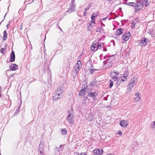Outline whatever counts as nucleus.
<instances>
[{
	"label": "nucleus",
	"instance_id": "obj_33",
	"mask_svg": "<svg viewBox=\"0 0 155 155\" xmlns=\"http://www.w3.org/2000/svg\"><path fill=\"white\" fill-rule=\"evenodd\" d=\"M118 77L114 75L113 77V79L114 80V81H116L118 80Z\"/></svg>",
	"mask_w": 155,
	"mask_h": 155
},
{
	"label": "nucleus",
	"instance_id": "obj_3",
	"mask_svg": "<svg viewBox=\"0 0 155 155\" xmlns=\"http://www.w3.org/2000/svg\"><path fill=\"white\" fill-rule=\"evenodd\" d=\"M68 114L67 117V119L68 122L70 124H73L74 123V114L73 110L71 112H68Z\"/></svg>",
	"mask_w": 155,
	"mask_h": 155
},
{
	"label": "nucleus",
	"instance_id": "obj_46",
	"mask_svg": "<svg viewBox=\"0 0 155 155\" xmlns=\"http://www.w3.org/2000/svg\"><path fill=\"white\" fill-rule=\"evenodd\" d=\"M135 26L132 25L131 26V28H134L135 27Z\"/></svg>",
	"mask_w": 155,
	"mask_h": 155
},
{
	"label": "nucleus",
	"instance_id": "obj_32",
	"mask_svg": "<svg viewBox=\"0 0 155 155\" xmlns=\"http://www.w3.org/2000/svg\"><path fill=\"white\" fill-rule=\"evenodd\" d=\"M143 1L145 2V5L146 6H147L149 5V4L148 2V0H143Z\"/></svg>",
	"mask_w": 155,
	"mask_h": 155
},
{
	"label": "nucleus",
	"instance_id": "obj_23",
	"mask_svg": "<svg viewBox=\"0 0 155 155\" xmlns=\"http://www.w3.org/2000/svg\"><path fill=\"white\" fill-rule=\"evenodd\" d=\"M125 4L127 5L128 6H132L134 7L135 5V2H129V3H126Z\"/></svg>",
	"mask_w": 155,
	"mask_h": 155
},
{
	"label": "nucleus",
	"instance_id": "obj_9",
	"mask_svg": "<svg viewBox=\"0 0 155 155\" xmlns=\"http://www.w3.org/2000/svg\"><path fill=\"white\" fill-rule=\"evenodd\" d=\"M147 38L144 37L141 41H139V45L142 46L146 45L147 43Z\"/></svg>",
	"mask_w": 155,
	"mask_h": 155
},
{
	"label": "nucleus",
	"instance_id": "obj_37",
	"mask_svg": "<svg viewBox=\"0 0 155 155\" xmlns=\"http://www.w3.org/2000/svg\"><path fill=\"white\" fill-rule=\"evenodd\" d=\"M124 78V79H126V80H127V79L128 78L127 77H126V76L123 75V76L121 77L120 78H119V79H120V78Z\"/></svg>",
	"mask_w": 155,
	"mask_h": 155
},
{
	"label": "nucleus",
	"instance_id": "obj_19",
	"mask_svg": "<svg viewBox=\"0 0 155 155\" xmlns=\"http://www.w3.org/2000/svg\"><path fill=\"white\" fill-rule=\"evenodd\" d=\"M85 91H86V89L85 88L82 89L80 91L79 93L80 94V95L81 96H82L84 94Z\"/></svg>",
	"mask_w": 155,
	"mask_h": 155
},
{
	"label": "nucleus",
	"instance_id": "obj_16",
	"mask_svg": "<svg viewBox=\"0 0 155 155\" xmlns=\"http://www.w3.org/2000/svg\"><path fill=\"white\" fill-rule=\"evenodd\" d=\"M123 33V29L120 28L119 29L116 30L115 32V35H119Z\"/></svg>",
	"mask_w": 155,
	"mask_h": 155
},
{
	"label": "nucleus",
	"instance_id": "obj_58",
	"mask_svg": "<svg viewBox=\"0 0 155 155\" xmlns=\"http://www.w3.org/2000/svg\"><path fill=\"white\" fill-rule=\"evenodd\" d=\"M103 25L104 26V25L103 24Z\"/></svg>",
	"mask_w": 155,
	"mask_h": 155
},
{
	"label": "nucleus",
	"instance_id": "obj_52",
	"mask_svg": "<svg viewBox=\"0 0 155 155\" xmlns=\"http://www.w3.org/2000/svg\"><path fill=\"white\" fill-rule=\"evenodd\" d=\"M2 96V94H1V93H0V97L1 98V97Z\"/></svg>",
	"mask_w": 155,
	"mask_h": 155
},
{
	"label": "nucleus",
	"instance_id": "obj_54",
	"mask_svg": "<svg viewBox=\"0 0 155 155\" xmlns=\"http://www.w3.org/2000/svg\"><path fill=\"white\" fill-rule=\"evenodd\" d=\"M106 58V56H105L104 58V59H105V58Z\"/></svg>",
	"mask_w": 155,
	"mask_h": 155
},
{
	"label": "nucleus",
	"instance_id": "obj_10",
	"mask_svg": "<svg viewBox=\"0 0 155 155\" xmlns=\"http://www.w3.org/2000/svg\"><path fill=\"white\" fill-rule=\"evenodd\" d=\"M104 64L106 65L107 68L111 66L112 65V61L110 59H108L103 62Z\"/></svg>",
	"mask_w": 155,
	"mask_h": 155
},
{
	"label": "nucleus",
	"instance_id": "obj_29",
	"mask_svg": "<svg viewBox=\"0 0 155 155\" xmlns=\"http://www.w3.org/2000/svg\"><path fill=\"white\" fill-rule=\"evenodd\" d=\"M137 20L138 19H136L134 21H133L131 23L132 25L135 26L137 22Z\"/></svg>",
	"mask_w": 155,
	"mask_h": 155
},
{
	"label": "nucleus",
	"instance_id": "obj_36",
	"mask_svg": "<svg viewBox=\"0 0 155 155\" xmlns=\"http://www.w3.org/2000/svg\"><path fill=\"white\" fill-rule=\"evenodd\" d=\"M5 50V49L4 48H2L1 49L0 52L3 54H4V51Z\"/></svg>",
	"mask_w": 155,
	"mask_h": 155
},
{
	"label": "nucleus",
	"instance_id": "obj_27",
	"mask_svg": "<svg viewBox=\"0 0 155 155\" xmlns=\"http://www.w3.org/2000/svg\"><path fill=\"white\" fill-rule=\"evenodd\" d=\"M123 75L126 76V77H127L128 78H129V72L127 71H125L123 74Z\"/></svg>",
	"mask_w": 155,
	"mask_h": 155
},
{
	"label": "nucleus",
	"instance_id": "obj_6",
	"mask_svg": "<svg viewBox=\"0 0 155 155\" xmlns=\"http://www.w3.org/2000/svg\"><path fill=\"white\" fill-rule=\"evenodd\" d=\"M130 34L129 32L125 33L122 36V39L124 41H127L130 37Z\"/></svg>",
	"mask_w": 155,
	"mask_h": 155
},
{
	"label": "nucleus",
	"instance_id": "obj_22",
	"mask_svg": "<svg viewBox=\"0 0 155 155\" xmlns=\"http://www.w3.org/2000/svg\"><path fill=\"white\" fill-rule=\"evenodd\" d=\"M61 131H62L61 133L62 134L64 135H65L67 133V130L65 128H63L61 129Z\"/></svg>",
	"mask_w": 155,
	"mask_h": 155
},
{
	"label": "nucleus",
	"instance_id": "obj_49",
	"mask_svg": "<svg viewBox=\"0 0 155 155\" xmlns=\"http://www.w3.org/2000/svg\"><path fill=\"white\" fill-rule=\"evenodd\" d=\"M83 14H84V16H85L86 15V11H85L84 12Z\"/></svg>",
	"mask_w": 155,
	"mask_h": 155
},
{
	"label": "nucleus",
	"instance_id": "obj_20",
	"mask_svg": "<svg viewBox=\"0 0 155 155\" xmlns=\"http://www.w3.org/2000/svg\"><path fill=\"white\" fill-rule=\"evenodd\" d=\"M74 155H87L86 152L79 153L78 152H75L74 153Z\"/></svg>",
	"mask_w": 155,
	"mask_h": 155
},
{
	"label": "nucleus",
	"instance_id": "obj_25",
	"mask_svg": "<svg viewBox=\"0 0 155 155\" xmlns=\"http://www.w3.org/2000/svg\"><path fill=\"white\" fill-rule=\"evenodd\" d=\"M96 46L97 45L96 44H94V45H92L91 46V50L92 51L94 50L95 49Z\"/></svg>",
	"mask_w": 155,
	"mask_h": 155
},
{
	"label": "nucleus",
	"instance_id": "obj_56",
	"mask_svg": "<svg viewBox=\"0 0 155 155\" xmlns=\"http://www.w3.org/2000/svg\"><path fill=\"white\" fill-rule=\"evenodd\" d=\"M2 88V87H1L0 86V89H1Z\"/></svg>",
	"mask_w": 155,
	"mask_h": 155
},
{
	"label": "nucleus",
	"instance_id": "obj_28",
	"mask_svg": "<svg viewBox=\"0 0 155 155\" xmlns=\"http://www.w3.org/2000/svg\"><path fill=\"white\" fill-rule=\"evenodd\" d=\"M151 128L152 129H155V121L151 123Z\"/></svg>",
	"mask_w": 155,
	"mask_h": 155
},
{
	"label": "nucleus",
	"instance_id": "obj_47",
	"mask_svg": "<svg viewBox=\"0 0 155 155\" xmlns=\"http://www.w3.org/2000/svg\"><path fill=\"white\" fill-rule=\"evenodd\" d=\"M107 18H103L102 19V20H104V21H105L107 19Z\"/></svg>",
	"mask_w": 155,
	"mask_h": 155
},
{
	"label": "nucleus",
	"instance_id": "obj_59",
	"mask_svg": "<svg viewBox=\"0 0 155 155\" xmlns=\"http://www.w3.org/2000/svg\"><path fill=\"white\" fill-rule=\"evenodd\" d=\"M39 154H40V155H41V153H39Z\"/></svg>",
	"mask_w": 155,
	"mask_h": 155
},
{
	"label": "nucleus",
	"instance_id": "obj_7",
	"mask_svg": "<svg viewBox=\"0 0 155 155\" xmlns=\"http://www.w3.org/2000/svg\"><path fill=\"white\" fill-rule=\"evenodd\" d=\"M95 22H89L87 25V29L89 31H91L95 27Z\"/></svg>",
	"mask_w": 155,
	"mask_h": 155
},
{
	"label": "nucleus",
	"instance_id": "obj_40",
	"mask_svg": "<svg viewBox=\"0 0 155 155\" xmlns=\"http://www.w3.org/2000/svg\"><path fill=\"white\" fill-rule=\"evenodd\" d=\"M54 150H55V151H57V152H60V150H59V148H58V147L55 148Z\"/></svg>",
	"mask_w": 155,
	"mask_h": 155
},
{
	"label": "nucleus",
	"instance_id": "obj_38",
	"mask_svg": "<svg viewBox=\"0 0 155 155\" xmlns=\"http://www.w3.org/2000/svg\"><path fill=\"white\" fill-rule=\"evenodd\" d=\"M113 73L116 75H118L119 74V72L116 71L115 70L114 71Z\"/></svg>",
	"mask_w": 155,
	"mask_h": 155
},
{
	"label": "nucleus",
	"instance_id": "obj_55",
	"mask_svg": "<svg viewBox=\"0 0 155 155\" xmlns=\"http://www.w3.org/2000/svg\"><path fill=\"white\" fill-rule=\"evenodd\" d=\"M69 11L68 10V11H67L66 12H69Z\"/></svg>",
	"mask_w": 155,
	"mask_h": 155
},
{
	"label": "nucleus",
	"instance_id": "obj_14",
	"mask_svg": "<svg viewBox=\"0 0 155 155\" xmlns=\"http://www.w3.org/2000/svg\"><path fill=\"white\" fill-rule=\"evenodd\" d=\"M15 56L14 52L12 51L11 53L9 61L10 62H13L15 61Z\"/></svg>",
	"mask_w": 155,
	"mask_h": 155
},
{
	"label": "nucleus",
	"instance_id": "obj_48",
	"mask_svg": "<svg viewBox=\"0 0 155 155\" xmlns=\"http://www.w3.org/2000/svg\"><path fill=\"white\" fill-rule=\"evenodd\" d=\"M9 24H8L7 25H6V27L7 28V29H8V27H9Z\"/></svg>",
	"mask_w": 155,
	"mask_h": 155
},
{
	"label": "nucleus",
	"instance_id": "obj_34",
	"mask_svg": "<svg viewBox=\"0 0 155 155\" xmlns=\"http://www.w3.org/2000/svg\"><path fill=\"white\" fill-rule=\"evenodd\" d=\"M96 69H91L90 70V72L91 74H93L95 71H96Z\"/></svg>",
	"mask_w": 155,
	"mask_h": 155
},
{
	"label": "nucleus",
	"instance_id": "obj_57",
	"mask_svg": "<svg viewBox=\"0 0 155 155\" xmlns=\"http://www.w3.org/2000/svg\"><path fill=\"white\" fill-rule=\"evenodd\" d=\"M2 90L0 89V93H1Z\"/></svg>",
	"mask_w": 155,
	"mask_h": 155
},
{
	"label": "nucleus",
	"instance_id": "obj_53",
	"mask_svg": "<svg viewBox=\"0 0 155 155\" xmlns=\"http://www.w3.org/2000/svg\"><path fill=\"white\" fill-rule=\"evenodd\" d=\"M6 14H7L6 13V14H5V16H4V18H5V16H6Z\"/></svg>",
	"mask_w": 155,
	"mask_h": 155
},
{
	"label": "nucleus",
	"instance_id": "obj_31",
	"mask_svg": "<svg viewBox=\"0 0 155 155\" xmlns=\"http://www.w3.org/2000/svg\"><path fill=\"white\" fill-rule=\"evenodd\" d=\"M95 17L94 16L92 15L91 16V22H94Z\"/></svg>",
	"mask_w": 155,
	"mask_h": 155
},
{
	"label": "nucleus",
	"instance_id": "obj_17",
	"mask_svg": "<svg viewBox=\"0 0 155 155\" xmlns=\"http://www.w3.org/2000/svg\"><path fill=\"white\" fill-rule=\"evenodd\" d=\"M3 40L6 41L7 39V34L6 33V31L5 30L3 32Z\"/></svg>",
	"mask_w": 155,
	"mask_h": 155
},
{
	"label": "nucleus",
	"instance_id": "obj_43",
	"mask_svg": "<svg viewBox=\"0 0 155 155\" xmlns=\"http://www.w3.org/2000/svg\"><path fill=\"white\" fill-rule=\"evenodd\" d=\"M118 134L119 135H122V132H121L120 131H118Z\"/></svg>",
	"mask_w": 155,
	"mask_h": 155
},
{
	"label": "nucleus",
	"instance_id": "obj_21",
	"mask_svg": "<svg viewBox=\"0 0 155 155\" xmlns=\"http://www.w3.org/2000/svg\"><path fill=\"white\" fill-rule=\"evenodd\" d=\"M104 45V44L103 43L100 44H99V43H98L97 44V48L96 50V51L97 50V49H102V47Z\"/></svg>",
	"mask_w": 155,
	"mask_h": 155
},
{
	"label": "nucleus",
	"instance_id": "obj_15",
	"mask_svg": "<svg viewBox=\"0 0 155 155\" xmlns=\"http://www.w3.org/2000/svg\"><path fill=\"white\" fill-rule=\"evenodd\" d=\"M9 68L12 71H15L18 69V66L15 64H13L9 66Z\"/></svg>",
	"mask_w": 155,
	"mask_h": 155
},
{
	"label": "nucleus",
	"instance_id": "obj_4",
	"mask_svg": "<svg viewBox=\"0 0 155 155\" xmlns=\"http://www.w3.org/2000/svg\"><path fill=\"white\" fill-rule=\"evenodd\" d=\"M137 80L136 78L134 77L131 78L130 81V82L128 85V90L129 91H130L131 89L133 88L137 84Z\"/></svg>",
	"mask_w": 155,
	"mask_h": 155
},
{
	"label": "nucleus",
	"instance_id": "obj_26",
	"mask_svg": "<svg viewBox=\"0 0 155 155\" xmlns=\"http://www.w3.org/2000/svg\"><path fill=\"white\" fill-rule=\"evenodd\" d=\"M109 82H110L109 84V87L111 88L113 85V82L111 80H109Z\"/></svg>",
	"mask_w": 155,
	"mask_h": 155
},
{
	"label": "nucleus",
	"instance_id": "obj_11",
	"mask_svg": "<svg viewBox=\"0 0 155 155\" xmlns=\"http://www.w3.org/2000/svg\"><path fill=\"white\" fill-rule=\"evenodd\" d=\"M120 125L123 127H127L128 125V122L127 120H122L120 122Z\"/></svg>",
	"mask_w": 155,
	"mask_h": 155
},
{
	"label": "nucleus",
	"instance_id": "obj_35",
	"mask_svg": "<svg viewBox=\"0 0 155 155\" xmlns=\"http://www.w3.org/2000/svg\"><path fill=\"white\" fill-rule=\"evenodd\" d=\"M91 5V4L90 3L89 4V5L87 6L85 9L84 10H85V11H86L88 10L89 8V6Z\"/></svg>",
	"mask_w": 155,
	"mask_h": 155
},
{
	"label": "nucleus",
	"instance_id": "obj_18",
	"mask_svg": "<svg viewBox=\"0 0 155 155\" xmlns=\"http://www.w3.org/2000/svg\"><path fill=\"white\" fill-rule=\"evenodd\" d=\"M127 81L126 79H123V78H120V79L117 81V83L118 84H121L122 83L124 82V81Z\"/></svg>",
	"mask_w": 155,
	"mask_h": 155
},
{
	"label": "nucleus",
	"instance_id": "obj_50",
	"mask_svg": "<svg viewBox=\"0 0 155 155\" xmlns=\"http://www.w3.org/2000/svg\"><path fill=\"white\" fill-rule=\"evenodd\" d=\"M58 28L60 30L62 31V30L61 29V28L59 26H58Z\"/></svg>",
	"mask_w": 155,
	"mask_h": 155
},
{
	"label": "nucleus",
	"instance_id": "obj_44",
	"mask_svg": "<svg viewBox=\"0 0 155 155\" xmlns=\"http://www.w3.org/2000/svg\"><path fill=\"white\" fill-rule=\"evenodd\" d=\"M139 94H140L139 93H136L135 94V95L137 97H139Z\"/></svg>",
	"mask_w": 155,
	"mask_h": 155
},
{
	"label": "nucleus",
	"instance_id": "obj_8",
	"mask_svg": "<svg viewBox=\"0 0 155 155\" xmlns=\"http://www.w3.org/2000/svg\"><path fill=\"white\" fill-rule=\"evenodd\" d=\"M81 66V62L80 61H78L74 67V69L76 70V72H78L80 70Z\"/></svg>",
	"mask_w": 155,
	"mask_h": 155
},
{
	"label": "nucleus",
	"instance_id": "obj_1",
	"mask_svg": "<svg viewBox=\"0 0 155 155\" xmlns=\"http://www.w3.org/2000/svg\"><path fill=\"white\" fill-rule=\"evenodd\" d=\"M62 91L60 89H58L54 93L52 96V99L54 100L57 101L61 98L62 96Z\"/></svg>",
	"mask_w": 155,
	"mask_h": 155
},
{
	"label": "nucleus",
	"instance_id": "obj_13",
	"mask_svg": "<svg viewBox=\"0 0 155 155\" xmlns=\"http://www.w3.org/2000/svg\"><path fill=\"white\" fill-rule=\"evenodd\" d=\"M44 147L43 144L40 143L39 146L38 152L39 153H41V155L42 154L44 155V150L43 147Z\"/></svg>",
	"mask_w": 155,
	"mask_h": 155
},
{
	"label": "nucleus",
	"instance_id": "obj_30",
	"mask_svg": "<svg viewBox=\"0 0 155 155\" xmlns=\"http://www.w3.org/2000/svg\"><path fill=\"white\" fill-rule=\"evenodd\" d=\"M141 98L140 97H137L134 98V101L136 102L140 101V100Z\"/></svg>",
	"mask_w": 155,
	"mask_h": 155
},
{
	"label": "nucleus",
	"instance_id": "obj_39",
	"mask_svg": "<svg viewBox=\"0 0 155 155\" xmlns=\"http://www.w3.org/2000/svg\"><path fill=\"white\" fill-rule=\"evenodd\" d=\"M102 49H103V51H106L107 50L106 48L104 47V46L102 47Z\"/></svg>",
	"mask_w": 155,
	"mask_h": 155
},
{
	"label": "nucleus",
	"instance_id": "obj_45",
	"mask_svg": "<svg viewBox=\"0 0 155 155\" xmlns=\"http://www.w3.org/2000/svg\"><path fill=\"white\" fill-rule=\"evenodd\" d=\"M103 56V54H101L100 56H99V57L100 58V60H101V58H102V57Z\"/></svg>",
	"mask_w": 155,
	"mask_h": 155
},
{
	"label": "nucleus",
	"instance_id": "obj_12",
	"mask_svg": "<svg viewBox=\"0 0 155 155\" xmlns=\"http://www.w3.org/2000/svg\"><path fill=\"white\" fill-rule=\"evenodd\" d=\"M103 152L102 149H96L93 151V153L94 155H101Z\"/></svg>",
	"mask_w": 155,
	"mask_h": 155
},
{
	"label": "nucleus",
	"instance_id": "obj_2",
	"mask_svg": "<svg viewBox=\"0 0 155 155\" xmlns=\"http://www.w3.org/2000/svg\"><path fill=\"white\" fill-rule=\"evenodd\" d=\"M144 2L140 0L137 3H135L134 9L136 12H139L143 8Z\"/></svg>",
	"mask_w": 155,
	"mask_h": 155
},
{
	"label": "nucleus",
	"instance_id": "obj_24",
	"mask_svg": "<svg viewBox=\"0 0 155 155\" xmlns=\"http://www.w3.org/2000/svg\"><path fill=\"white\" fill-rule=\"evenodd\" d=\"M74 6L73 4H71L70 5V10H71L70 12H71L72 11H74Z\"/></svg>",
	"mask_w": 155,
	"mask_h": 155
},
{
	"label": "nucleus",
	"instance_id": "obj_51",
	"mask_svg": "<svg viewBox=\"0 0 155 155\" xmlns=\"http://www.w3.org/2000/svg\"><path fill=\"white\" fill-rule=\"evenodd\" d=\"M107 155H113L112 153H108Z\"/></svg>",
	"mask_w": 155,
	"mask_h": 155
},
{
	"label": "nucleus",
	"instance_id": "obj_5",
	"mask_svg": "<svg viewBox=\"0 0 155 155\" xmlns=\"http://www.w3.org/2000/svg\"><path fill=\"white\" fill-rule=\"evenodd\" d=\"M97 94L96 92H91L88 94L87 96L88 97H91L92 98L93 100L94 101H95L97 100L96 97L97 96Z\"/></svg>",
	"mask_w": 155,
	"mask_h": 155
},
{
	"label": "nucleus",
	"instance_id": "obj_41",
	"mask_svg": "<svg viewBox=\"0 0 155 155\" xmlns=\"http://www.w3.org/2000/svg\"><path fill=\"white\" fill-rule=\"evenodd\" d=\"M101 31V28H98L96 30V31L97 32H100Z\"/></svg>",
	"mask_w": 155,
	"mask_h": 155
},
{
	"label": "nucleus",
	"instance_id": "obj_42",
	"mask_svg": "<svg viewBox=\"0 0 155 155\" xmlns=\"http://www.w3.org/2000/svg\"><path fill=\"white\" fill-rule=\"evenodd\" d=\"M62 145H61L60 146L59 148L60 150V152L62 151V148H61V147H62Z\"/></svg>",
	"mask_w": 155,
	"mask_h": 155
}]
</instances>
